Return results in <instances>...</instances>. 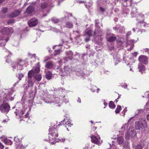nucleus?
Here are the masks:
<instances>
[{"mask_svg":"<svg viewBox=\"0 0 149 149\" xmlns=\"http://www.w3.org/2000/svg\"><path fill=\"white\" fill-rule=\"evenodd\" d=\"M136 129L139 130L141 128H145L147 126L146 120L145 119H142L140 121L136 122L135 123Z\"/></svg>","mask_w":149,"mask_h":149,"instance_id":"obj_1","label":"nucleus"},{"mask_svg":"<svg viewBox=\"0 0 149 149\" xmlns=\"http://www.w3.org/2000/svg\"><path fill=\"white\" fill-rule=\"evenodd\" d=\"M10 108V105L7 103H4L0 106V110L2 113H8Z\"/></svg>","mask_w":149,"mask_h":149,"instance_id":"obj_2","label":"nucleus"},{"mask_svg":"<svg viewBox=\"0 0 149 149\" xmlns=\"http://www.w3.org/2000/svg\"><path fill=\"white\" fill-rule=\"evenodd\" d=\"M97 30L96 29H95L94 31L91 29H88L85 31L84 36L86 37H90L92 36L97 34Z\"/></svg>","mask_w":149,"mask_h":149,"instance_id":"obj_3","label":"nucleus"},{"mask_svg":"<svg viewBox=\"0 0 149 149\" xmlns=\"http://www.w3.org/2000/svg\"><path fill=\"white\" fill-rule=\"evenodd\" d=\"M106 38L107 41L112 42L116 40V37L113 34L107 33L106 34Z\"/></svg>","mask_w":149,"mask_h":149,"instance_id":"obj_4","label":"nucleus"},{"mask_svg":"<svg viewBox=\"0 0 149 149\" xmlns=\"http://www.w3.org/2000/svg\"><path fill=\"white\" fill-rule=\"evenodd\" d=\"M21 11V9L15 10L9 15V17L10 18H14L17 17L20 15Z\"/></svg>","mask_w":149,"mask_h":149,"instance_id":"obj_5","label":"nucleus"},{"mask_svg":"<svg viewBox=\"0 0 149 149\" xmlns=\"http://www.w3.org/2000/svg\"><path fill=\"white\" fill-rule=\"evenodd\" d=\"M38 23V19L35 18H33L29 20L28 22L29 26L31 27L36 26Z\"/></svg>","mask_w":149,"mask_h":149,"instance_id":"obj_6","label":"nucleus"},{"mask_svg":"<svg viewBox=\"0 0 149 149\" xmlns=\"http://www.w3.org/2000/svg\"><path fill=\"white\" fill-rule=\"evenodd\" d=\"M12 29L8 27H5L1 31V33L3 35H8L12 32Z\"/></svg>","mask_w":149,"mask_h":149,"instance_id":"obj_7","label":"nucleus"},{"mask_svg":"<svg viewBox=\"0 0 149 149\" xmlns=\"http://www.w3.org/2000/svg\"><path fill=\"white\" fill-rule=\"evenodd\" d=\"M139 61L140 63L146 64L148 62V58L145 56L142 55L139 57Z\"/></svg>","mask_w":149,"mask_h":149,"instance_id":"obj_8","label":"nucleus"},{"mask_svg":"<svg viewBox=\"0 0 149 149\" xmlns=\"http://www.w3.org/2000/svg\"><path fill=\"white\" fill-rule=\"evenodd\" d=\"M54 64L53 61H49L46 64L45 67L46 68L49 69L54 68Z\"/></svg>","mask_w":149,"mask_h":149,"instance_id":"obj_9","label":"nucleus"},{"mask_svg":"<svg viewBox=\"0 0 149 149\" xmlns=\"http://www.w3.org/2000/svg\"><path fill=\"white\" fill-rule=\"evenodd\" d=\"M34 9V7L32 5L29 6L26 9L25 13L28 14H31Z\"/></svg>","mask_w":149,"mask_h":149,"instance_id":"obj_10","label":"nucleus"},{"mask_svg":"<svg viewBox=\"0 0 149 149\" xmlns=\"http://www.w3.org/2000/svg\"><path fill=\"white\" fill-rule=\"evenodd\" d=\"M65 54L68 59L71 60L73 58V54L71 51H67L65 52Z\"/></svg>","mask_w":149,"mask_h":149,"instance_id":"obj_11","label":"nucleus"},{"mask_svg":"<svg viewBox=\"0 0 149 149\" xmlns=\"http://www.w3.org/2000/svg\"><path fill=\"white\" fill-rule=\"evenodd\" d=\"M95 26L96 27L97 29H95L97 30V34H98V35H100V36H102V31L101 29H99L100 28V26L99 25H98V24H95Z\"/></svg>","mask_w":149,"mask_h":149,"instance_id":"obj_12","label":"nucleus"},{"mask_svg":"<svg viewBox=\"0 0 149 149\" xmlns=\"http://www.w3.org/2000/svg\"><path fill=\"white\" fill-rule=\"evenodd\" d=\"M132 1V0H123L124 2L123 5L125 6H128L129 5L131 6Z\"/></svg>","mask_w":149,"mask_h":149,"instance_id":"obj_13","label":"nucleus"},{"mask_svg":"<svg viewBox=\"0 0 149 149\" xmlns=\"http://www.w3.org/2000/svg\"><path fill=\"white\" fill-rule=\"evenodd\" d=\"M42 75L41 74H38L35 75L34 78L35 80L38 81H40L42 79Z\"/></svg>","mask_w":149,"mask_h":149,"instance_id":"obj_14","label":"nucleus"},{"mask_svg":"<svg viewBox=\"0 0 149 149\" xmlns=\"http://www.w3.org/2000/svg\"><path fill=\"white\" fill-rule=\"evenodd\" d=\"M138 68L142 73L143 71H144L145 70L144 65H142L141 63H140L139 64Z\"/></svg>","mask_w":149,"mask_h":149,"instance_id":"obj_15","label":"nucleus"},{"mask_svg":"<svg viewBox=\"0 0 149 149\" xmlns=\"http://www.w3.org/2000/svg\"><path fill=\"white\" fill-rule=\"evenodd\" d=\"M117 141L118 143L119 144H122L123 143V138L122 136L118 137L117 138Z\"/></svg>","mask_w":149,"mask_h":149,"instance_id":"obj_16","label":"nucleus"},{"mask_svg":"<svg viewBox=\"0 0 149 149\" xmlns=\"http://www.w3.org/2000/svg\"><path fill=\"white\" fill-rule=\"evenodd\" d=\"M56 70H57V72L60 75L63 76L65 75L64 72L61 69L58 67L56 68Z\"/></svg>","mask_w":149,"mask_h":149,"instance_id":"obj_17","label":"nucleus"},{"mask_svg":"<svg viewBox=\"0 0 149 149\" xmlns=\"http://www.w3.org/2000/svg\"><path fill=\"white\" fill-rule=\"evenodd\" d=\"M65 27L68 28H71L73 27V25L72 22L68 21L65 23Z\"/></svg>","mask_w":149,"mask_h":149,"instance_id":"obj_18","label":"nucleus"},{"mask_svg":"<svg viewBox=\"0 0 149 149\" xmlns=\"http://www.w3.org/2000/svg\"><path fill=\"white\" fill-rule=\"evenodd\" d=\"M32 70H33V72L34 73H39L40 70V66H35Z\"/></svg>","mask_w":149,"mask_h":149,"instance_id":"obj_19","label":"nucleus"},{"mask_svg":"<svg viewBox=\"0 0 149 149\" xmlns=\"http://www.w3.org/2000/svg\"><path fill=\"white\" fill-rule=\"evenodd\" d=\"M52 74L51 72L48 71L46 74V78L48 80L50 79L52 77Z\"/></svg>","mask_w":149,"mask_h":149,"instance_id":"obj_20","label":"nucleus"},{"mask_svg":"<svg viewBox=\"0 0 149 149\" xmlns=\"http://www.w3.org/2000/svg\"><path fill=\"white\" fill-rule=\"evenodd\" d=\"M34 73L33 72V70H31L29 71L28 73V79H31L32 77L34 75Z\"/></svg>","mask_w":149,"mask_h":149,"instance_id":"obj_21","label":"nucleus"},{"mask_svg":"<svg viewBox=\"0 0 149 149\" xmlns=\"http://www.w3.org/2000/svg\"><path fill=\"white\" fill-rule=\"evenodd\" d=\"M28 87H33V86L34 83L32 81L31 79H28Z\"/></svg>","mask_w":149,"mask_h":149,"instance_id":"obj_22","label":"nucleus"},{"mask_svg":"<svg viewBox=\"0 0 149 149\" xmlns=\"http://www.w3.org/2000/svg\"><path fill=\"white\" fill-rule=\"evenodd\" d=\"M137 13V9L135 7H133L132 8L131 13L132 15V17H134V15L136 14Z\"/></svg>","mask_w":149,"mask_h":149,"instance_id":"obj_23","label":"nucleus"},{"mask_svg":"<svg viewBox=\"0 0 149 149\" xmlns=\"http://www.w3.org/2000/svg\"><path fill=\"white\" fill-rule=\"evenodd\" d=\"M61 52V49H59L58 50H55L54 51V56H57V55L59 54Z\"/></svg>","mask_w":149,"mask_h":149,"instance_id":"obj_24","label":"nucleus"},{"mask_svg":"<svg viewBox=\"0 0 149 149\" xmlns=\"http://www.w3.org/2000/svg\"><path fill=\"white\" fill-rule=\"evenodd\" d=\"M47 6L46 3L42 2L40 4V7L42 9L46 8Z\"/></svg>","mask_w":149,"mask_h":149,"instance_id":"obj_25","label":"nucleus"},{"mask_svg":"<svg viewBox=\"0 0 149 149\" xmlns=\"http://www.w3.org/2000/svg\"><path fill=\"white\" fill-rule=\"evenodd\" d=\"M109 107L112 109H114L115 108L116 105L113 103V102L112 101L110 102L109 103Z\"/></svg>","mask_w":149,"mask_h":149,"instance_id":"obj_26","label":"nucleus"},{"mask_svg":"<svg viewBox=\"0 0 149 149\" xmlns=\"http://www.w3.org/2000/svg\"><path fill=\"white\" fill-rule=\"evenodd\" d=\"M138 24L140 25L142 28L145 27L146 25V23L144 22L143 21L141 22H138Z\"/></svg>","mask_w":149,"mask_h":149,"instance_id":"obj_27","label":"nucleus"},{"mask_svg":"<svg viewBox=\"0 0 149 149\" xmlns=\"http://www.w3.org/2000/svg\"><path fill=\"white\" fill-rule=\"evenodd\" d=\"M17 77L19 79V81H20L22 79V78L23 77L24 74L22 73H19L16 75Z\"/></svg>","mask_w":149,"mask_h":149,"instance_id":"obj_28","label":"nucleus"},{"mask_svg":"<svg viewBox=\"0 0 149 149\" xmlns=\"http://www.w3.org/2000/svg\"><path fill=\"white\" fill-rule=\"evenodd\" d=\"M57 132L56 130L55 129L54 131V132L51 133V135L53 136H55L56 137H58V134L57 133Z\"/></svg>","mask_w":149,"mask_h":149,"instance_id":"obj_29","label":"nucleus"},{"mask_svg":"<svg viewBox=\"0 0 149 149\" xmlns=\"http://www.w3.org/2000/svg\"><path fill=\"white\" fill-rule=\"evenodd\" d=\"M129 12V10L128 8L125 7L123 9V12L124 13L127 14Z\"/></svg>","mask_w":149,"mask_h":149,"instance_id":"obj_30","label":"nucleus"},{"mask_svg":"<svg viewBox=\"0 0 149 149\" xmlns=\"http://www.w3.org/2000/svg\"><path fill=\"white\" fill-rule=\"evenodd\" d=\"M121 109V106H118L116 109L115 110V112L116 113H118L120 112V110Z\"/></svg>","mask_w":149,"mask_h":149,"instance_id":"obj_31","label":"nucleus"},{"mask_svg":"<svg viewBox=\"0 0 149 149\" xmlns=\"http://www.w3.org/2000/svg\"><path fill=\"white\" fill-rule=\"evenodd\" d=\"M92 141L93 143L97 144L98 143V140L95 137H94V138L92 139Z\"/></svg>","mask_w":149,"mask_h":149,"instance_id":"obj_32","label":"nucleus"},{"mask_svg":"<svg viewBox=\"0 0 149 149\" xmlns=\"http://www.w3.org/2000/svg\"><path fill=\"white\" fill-rule=\"evenodd\" d=\"M142 146L141 145L139 144L135 146L133 149H142Z\"/></svg>","mask_w":149,"mask_h":149,"instance_id":"obj_33","label":"nucleus"},{"mask_svg":"<svg viewBox=\"0 0 149 149\" xmlns=\"http://www.w3.org/2000/svg\"><path fill=\"white\" fill-rule=\"evenodd\" d=\"M52 20L54 23H57L59 21V19L54 18H52Z\"/></svg>","mask_w":149,"mask_h":149,"instance_id":"obj_34","label":"nucleus"},{"mask_svg":"<svg viewBox=\"0 0 149 149\" xmlns=\"http://www.w3.org/2000/svg\"><path fill=\"white\" fill-rule=\"evenodd\" d=\"M22 61L21 60H20L18 61V63H19L18 66H17V67H18L19 66V68H20V70L22 69V67L21 66V62Z\"/></svg>","mask_w":149,"mask_h":149,"instance_id":"obj_35","label":"nucleus"},{"mask_svg":"<svg viewBox=\"0 0 149 149\" xmlns=\"http://www.w3.org/2000/svg\"><path fill=\"white\" fill-rule=\"evenodd\" d=\"M8 9L6 8H3L1 10L2 12L3 13H6L7 12Z\"/></svg>","mask_w":149,"mask_h":149,"instance_id":"obj_36","label":"nucleus"},{"mask_svg":"<svg viewBox=\"0 0 149 149\" xmlns=\"http://www.w3.org/2000/svg\"><path fill=\"white\" fill-rule=\"evenodd\" d=\"M126 46H128V45H129L130 44H133V42L132 41L130 40V41H128L127 40L126 42Z\"/></svg>","mask_w":149,"mask_h":149,"instance_id":"obj_37","label":"nucleus"},{"mask_svg":"<svg viewBox=\"0 0 149 149\" xmlns=\"http://www.w3.org/2000/svg\"><path fill=\"white\" fill-rule=\"evenodd\" d=\"M14 22V20L13 19H11L8 21L7 23L8 24H12Z\"/></svg>","mask_w":149,"mask_h":149,"instance_id":"obj_38","label":"nucleus"},{"mask_svg":"<svg viewBox=\"0 0 149 149\" xmlns=\"http://www.w3.org/2000/svg\"><path fill=\"white\" fill-rule=\"evenodd\" d=\"M125 138L127 140H128L129 139V135L128 133H126L125 135Z\"/></svg>","mask_w":149,"mask_h":149,"instance_id":"obj_39","label":"nucleus"},{"mask_svg":"<svg viewBox=\"0 0 149 149\" xmlns=\"http://www.w3.org/2000/svg\"><path fill=\"white\" fill-rule=\"evenodd\" d=\"M4 148V146L0 142V149H3Z\"/></svg>","mask_w":149,"mask_h":149,"instance_id":"obj_40","label":"nucleus"},{"mask_svg":"<svg viewBox=\"0 0 149 149\" xmlns=\"http://www.w3.org/2000/svg\"><path fill=\"white\" fill-rule=\"evenodd\" d=\"M113 29L116 31H119L120 29L117 28L116 27H113Z\"/></svg>","mask_w":149,"mask_h":149,"instance_id":"obj_41","label":"nucleus"},{"mask_svg":"<svg viewBox=\"0 0 149 149\" xmlns=\"http://www.w3.org/2000/svg\"><path fill=\"white\" fill-rule=\"evenodd\" d=\"M67 58H68L67 57V56H66V57H64L63 58V59L64 61V63H65V62H66L68 61Z\"/></svg>","mask_w":149,"mask_h":149,"instance_id":"obj_42","label":"nucleus"},{"mask_svg":"<svg viewBox=\"0 0 149 149\" xmlns=\"http://www.w3.org/2000/svg\"><path fill=\"white\" fill-rule=\"evenodd\" d=\"M100 9L101 12H103L105 11V9L102 7H100Z\"/></svg>","mask_w":149,"mask_h":149,"instance_id":"obj_43","label":"nucleus"},{"mask_svg":"<svg viewBox=\"0 0 149 149\" xmlns=\"http://www.w3.org/2000/svg\"><path fill=\"white\" fill-rule=\"evenodd\" d=\"M8 141L7 139H4V140L3 141L4 143H5L6 144H7L8 142Z\"/></svg>","mask_w":149,"mask_h":149,"instance_id":"obj_44","label":"nucleus"},{"mask_svg":"<svg viewBox=\"0 0 149 149\" xmlns=\"http://www.w3.org/2000/svg\"><path fill=\"white\" fill-rule=\"evenodd\" d=\"M89 38V37H87V38L85 39V41L87 42L89 41L90 40V39Z\"/></svg>","mask_w":149,"mask_h":149,"instance_id":"obj_45","label":"nucleus"},{"mask_svg":"<svg viewBox=\"0 0 149 149\" xmlns=\"http://www.w3.org/2000/svg\"><path fill=\"white\" fill-rule=\"evenodd\" d=\"M126 124H125L123 125V126L122 127L121 129L123 130H125L126 127Z\"/></svg>","mask_w":149,"mask_h":149,"instance_id":"obj_46","label":"nucleus"},{"mask_svg":"<svg viewBox=\"0 0 149 149\" xmlns=\"http://www.w3.org/2000/svg\"><path fill=\"white\" fill-rule=\"evenodd\" d=\"M139 31L141 32V33L142 32L145 31V30L143 29H139Z\"/></svg>","mask_w":149,"mask_h":149,"instance_id":"obj_47","label":"nucleus"},{"mask_svg":"<svg viewBox=\"0 0 149 149\" xmlns=\"http://www.w3.org/2000/svg\"><path fill=\"white\" fill-rule=\"evenodd\" d=\"M131 31H129L128 32L127 34V36H130L131 34Z\"/></svg>","mask_w":149,"mask_h":149,"instance_id":"obj_48","label":"nucleus"},{"mask_svg":"<svg viewBox=\"0 0 149 149\" xmlns=\"http://www.w3.org/2000/svg\"><path fill=\"white\" fill-rule=\"evenodd\" d=\"M103 38L101 37H100V38H99V41H102Z\"/></svg>","mask_w":149,"mask_h":149,"instance_id":"obj_49","label":"nucleus"},{"mask_svg":"<svg viewBox=\"0 0 149 149\" xmlns=\"http://www.w3.org/2000/svg\"><path fill=\"white\" fill-rule=\"evenodd\" d=\"M77 101H78V102L79 103H80L81 102V99L79 97L78 98V100H77Z\"/></svg>","mask_w":149,"mask_h":149,"instance_id":"obj_50","label":"nucleus"},{"mask_svg":"<svg viewBox=\"0 0 149 149\" xmlns=\"http://www.w3.org/2000/svg\"><path fill=\"white\" fill-rule=\"evenodd\" d=\"M95 24H97L99 23L98 20H97V19L95 20Z\"/></svg>","mask_w":149,"mask_h":149,"instance_id":"obj_51","label":"nucleus"},{"mask_svg":"<svg viewBox=\"0 0 149 149\" xmlns=\"http://www.w3.org/2000/svg\"><path fill=\"white\" fill-rule=\"evenodd\" d=\"M5 1V0H0V4Z\"/></svg>","mask_w":149,"mask_h":149,"instance_id":"obj_52","label":"nucleus"},{"mask_svg":"<svg viewBox=\"0 0 149 149\" xmlns=\"http://www.w3.org/2000/svg\"><path fill=\"white\" fill-rule=\"evenodd\" d=\"M64 0H59V1L58 2V4L59 5L60 4V3L62 2V1H63Z\"/></svg>","mask_w":149,"mask_h":149,"instance_id":"obj_53","label":"nucleus"},{"mask_svg":"<svg viewBox=\"0 0 149 149\" xmlns=\"http://www.w3.org/2000/svg\"><path fill=\"white\" fill-rule=\"evenodd\" d=\"M79 1V3H84V1Z\"/></svg>","mask_w":149,"mask_h":149,"instance_id":"obj_54","label":"nucleus"},{"mask_svg":"<svg viewBox=\"0 0 149 149\" xmlns=\"http://www.w3.org/2000/svg\"><path fill=\"white\" fill-rule=\"evenodd\" d=\"M85 54H82V58L83 59H84V56H85Z\"/></svg>","mask_w":149,"mask_h":149,"instance_id":"obj_55","label":"nucleus"},{"mask_svg":"<svg viewBox=\"0 0 149 149\" xmlns=\"http://www.w3.org/2000/svg\"><path fill=\"white\" fill-rule=\"evenodd\" d=\"M94 137L95 136L93 134L91 135V138L92 139H93L94 138Z\"/></svg>","mask_w":149,"mask_h":149,"instance_id":"obj_56","label":"nucleus"},{"mask_svg":"<svg viewBox=\"0 0 149 149\" xmlns=\"http://www.w3.org/2000/svg\"><path fill=\"white\" fill-rule=\"evenodd\" d=\"M138 113H139V112H141V111H143V110H142L141 109H138Z\"/></svg>","mask_w":149,"mask_h":149,"instance_id":"obj_57","label":"nucleus"},{"mask_svg":"<svg viewBox=\"0 0 149 149\" xmlns=\"http://www.w3.org/2000/svg\"><path fill=\"white\" fill-rule=\"evenodd\" d=\"M118 19L117 18H115L114 19V21L115 22H117L118 21Z\"/></svg>","mask_w":149,"mask_h":149,"instance_id":"obj_58","label":"nucleus"},{"mask_svg":"<svg viewBox=\"0 0 149 149\" xmlns=\"http://www.w3.org/2000/svg\"><path fill=\"white\" fill-rule=\"evenodd\" d=\"M147 119L149 121V114L147 115Z\"/></svg>","mask_w":149,"mask_h":149,"instance_id":"obj_59","label":"nucleus"},{"mask_svg":"<svg viewBox=\"0 0 149 149\" xmlns=\"http://www.w3.org/2000/svg\"><path fill=\"white\" fill-rule=\"evenodd\" d=\"M13 69L14 71V69H15V66H13Z\"/></svg>","mask_w":149,"mask_h":149,"instance_id":"obj_60","label":"nucleus"},{"mask_svg":"<svg viewBox=\"0 0 149 149\" xmlns=\"http://www.w3.org/2000/svg\"><path fill=\"white\" fill-rule=\"evenodd\" d=\"M93 130H96V127H94L93 128Z\"/></svg>","mask_w":149,"mask_h":149,"instance_id":"obj_61","label":"nucleus"},{"mask_svg":"<svg viewBox=\"0 0 149 149\" xmlns=\"http://www.w3.org/2000/svg\"><path fill=\"white\" fill-rule=\"evenodd\" d=\"M8 40H9V38H8L6 39V40H5L6 42H7Z\"/></svg>","mask_w":149,"mask_h":149,"instance_id":"obj_62","label":"nucleus"},{"mask_svg":"<svg viewBox=\"0 0 149 149\" xmlns=\"http://www.w3.org/2000/svg\"><path fill=\"white\" fill-rule=\"evenodd\" d=\"M137 54V53H134V54H133V55H135V56H136Z\"/></svg>","mask_w":149,"mask_h":149,"instance_id":"obj_63","label":"nucleus"},{"mask_svg":"<svg viewBox=\"0 0 149 149\" xmlns=\"http://www.w3.org/2000/svg\"><path fill=\"white\" fill-rule=\"evenodd\" d=\"M7 121H6V120H4L3 121V123L6 122H7Z\"/></svg>","mask_w":149,"mask_h":149,"instance_id":"obj_64","label":"nucleus"}]
</instances>
